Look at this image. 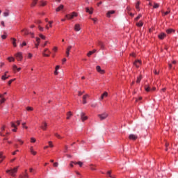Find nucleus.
<instances>
[{"mask_svg":"<svg viewBox=\"0 0 178 178\" xmlns=\"http://www.w3.org/2000/svg\"><path fill=\"white\" fill-rule=\"evenodd\" d=\"M35 40H36V42L38 43V44H40L41 42V38H38V37H36L35 38Z\"/></svg>","mask_w":178,"mask_h":178,"instance_id":"obj_48","label":"nucleus"},{"mask_svg":"<svg viewBox=\"0 0 178 178\" xmlns=\"http://www.w3.org/2000/svg\"><path fill=\"white\" fill-rule=\"evenodd\" d=\"M92 51H90L88 54H87V56H88V58H90V56H91V55H92Z\"/></svg>","mask_w":178,"mask_h":178,"instance_id":"obj_57","label":"nucleus"},{"mask_svg":"<svg viewBox=\"0 0 178 178\" xmlns=\"http://www.w3.org/2000/svg\"><path fill=\"white\" fill-rule=\"evenodd\" d=\"M6 101V99L5 97L1 98L0 100V105H2V104H5V102Z\"/></svg>","mask_w":178,"mask_h":178,"instance_id":"obj_37","label":"nucleus"},{"mask_svg":"<svg viewBox=\"0 0 178 178\" xmlns=\"http://www.w3.org/2000/svg\"><path fill=\"white\" fill-rule=\"evenodd\" d=\"M47 5V1H40V6H45Z\"/></svg>","mask_w":178,"mask_h":178,"instance_id":"obj_43","label":"nucleus"},{"mask_svg":"<svg viewBox=\"0 0 178 178\" xmlns=\"http://www.w3.org/2000/svg\"><path fill=\"white\" fill-rule=\"evenodd\" d=\"M48 24L49 25V28L51 29L52 24H54V21H49Z\"/></svg>","mask_w":178,"mask_h":178,"instance_id":"obj_52","label":"nucleus"},{"mask_svg":"<svg viewBox=\"0 0 178 178\" xmlns=\"http://www.w3.org/2000/svg\"><path fill=\"white\" fill-rule=\"evenodd\" d=\"M129 140H137L138 136H137V135H135V134H130L129 136Z\"/></svg>","mask_w":178,"mask_h":178,"instance_id":"obj_16","label":"nucleus"},{"mask_svg":"<svg viewBox=\"0 0 178 178\" xmlns=\"http://www.w3.org/2000/svg\"><path fill=\"white\" fill-rule=\"evenodd\" d=\"M74 29L75 30V31H80V30H81V26H80V24H76L74 25Z\"/></svg>","mask_w":178,"mask_h":178,"instance_id":"obj_15","label":"nucleus"},{"mask_svg":"<svg viewBox=\"0 0 178 178\" xmlns=\"http://www.w3.org/2000/svg\"><path fill=\"white\" fill-rule=\"evenodd\" d=\"M31 154L32 155L35 156V155H37V152L33 150L32 152H31Z\"/></svg>","mask_w":178,"mask_h":178,"instance_id":"obj_61","label":"nucleus"},{"mask_svg":"<svg viewBox=\"0 0 178 178\" xmlns=\"http://www.w3.org/2000/svg\"><path fill=\"white\" fill-rule=\"evenodd\" d=\"M38 2V0H33V2L31 3V7L34 8L37 5V3Z\"/></svg>","mask_w":178,"mask_h":178,"instance_id":"obj_30","label":"nucleus"},{"mask_svg":"<svg viewBox=\"0 0 178 178\" xmlns=\"http://www.w3.org/2000/svg\"><path fill=\"white\" fill-rule=\"evenodd\" d=\"M9 16V10H6V11L3 13V17H8Z\"/></svg>","mask_w":178,"mask_h":178,"instance_id":"obj_31","label":"nucleus"},{"mask_svg":"<svg viewBox=\"0 0 178 178\" xmlns=\"http://www.w3.org/2000/svg\"><path fill=\"white\" fill-rule=\"evenodd\" d=\"M15 141H17V143H19L21 145H23V144H24V141H23V140H22L21 138L15 139Z\"/></svg>","mask_w":178,"mask_h":178,"instance_id":"obj_26","label":"nucleus"},{"mask_svg":"<svg viewBox=\"0 0 178 178\" xmlns=\"http://www.w3.org/2000/svg\"><path fill=\"white\" fill-rule=\"evenodd\" d=\"M10 124H11V127H13V129H12V131H13L14 133H16L17 131V125H16V123L15 122H11Z\"/></svg>","mask_w":178,"mask_h":178,"instance_id":"obj_7","label":"nucleus"},{"mask_svg":"<svg viewBox=\"0 0 178 178\" xmlns=\"http://www.w3.org/2000/svg\"><path fill=\"white\" fill-rule=\"evenodd\" d=\"M15 123H16L17 127V126H20V120H17V121H16Z\"/></svg>","mask_w":178,"mask_h":178,"instance_id":"obj_64","label":"nucleus"},{"mask_svg":"<svg viewBox=\"0 0 178 178\" xmlns=\"http://www.w3.org/2000/svg\"><path fill=\"white\" fill-rule=\"evenodd\" d=\"M173 29H169L166 30V33L167 34H172V33H173Z\"/></svg>","mask_w":178,"mask_h":178,"instance_id":"obj_33","label":"nucleus"},{"mask_svg":"<svg viewBox=\"0 0 178 178\" xmlns=\"http://www.w3.org/2000/svg\"><path fill=\"white\" fill-rule=\"evenodd\" d=\"M49 54H51V51L48 48L44 49L42 52L43 56H46L47 58H49Z\"/></svg>","mask_w":178,"mask_h":178,"instance_id":"obj_6","label":"nucleus"},{"mask_svg":"<svg viewBox=\"0 0 178 178\" xmlns=\"http://www.w3.org/2000/svg\"><path fill=\"white\" fill-rule=\"evenodd\" d=\"M35 141H37L35 138H34V137L31 138V143H35Z\"/></svg>","mask_w":178,"mask_h":178,"instance_id":"obj_49","label":"nucleus"},{"mask_svg":"<svg viewBox=\"0 0 178 178\" xmlns=\"http://www.w3.org/2000/svg\"><path fill=\"white\" fill-rule=\"evenodd\" d=\"M47 127H48V124H47V122H42L40 129H42V130H47Z\"/></svg>","mask_w":178,"mask_h":178,"instance_id":"obj_13","label":"nucleus"},{"mask_svg":"<svg viewBox=\"0 0 178 178\" xmlns=\"http://www.w3.org/2000/svg\"><path fill=\"white\" fill-rule=\"evenodd\" d=\"M9 72H6L4 74L1 76V80H6L10 77V76L7 75Z\"/></svg>","mask_w":178,"mask_h":178,"instance_id":"obj_12","label":"nucleus"},{"mask_svg":"<svg viewBox=\"0 0 178 178\" xmlns=\"http://www.w3.org/2000/svg\"><path fill=\"white\" fill-rule=\"evenodd\" d=\"M19 178H29V173H27V170H25L24 172L19 175Z\"/></svg>","mask_w":178,"mask_h":178,"instance_id":"obj_9","label":"nucleus"},{"mask_svg":"<svg viewBox=\"0 0 178 178\" xmlns=\"http://www.w3.org/2000/svg\"><path fill=\"white\" fill-rule=\"evenodd\" d=\"M22 33H24V35H29V34H30L29 30H27L26 29H22Z\"/></svg>","mask_w":178,"mask_h":178,"instance_id":"obj_25","label":"nucleus"},{"mask_svg":"<svg viewBox=\"0 0 178 178\" xmlns=\"http://www.w3.org/2000/svg\"><path fill=\"white\" fill-rule=\"evenodd\" d=\"M91 20H92V22H94L95 24L97 23V22H98V19H97V18H92Z\"/></svg>","mask_w":178,"mask_h":178,"instance_id":"obj_55","label":"nucleus"},{"mask_svg":"<svg viewBox=\"0 0 178 178\" xmlns=\"http://www.w3.org/2000/svg\"><path fill=\"white\" fill-rule=\"evenodd\" d=\"M107 176H108V177H111V178H116L115 175H112V171H108Z\"/></svg>","mask_w":178,"mask_h":178,"instance_id":"obj_22","label":"nucleus"},{"mask_svg":"<svg viewBox=\"0 0 178 178\" xmlns=\"http://www.w3.org/2000/svg\"><path fill=\"white\" fill-rule=\"evenodd\" d=\"M143 15L141 14H139L136 18L135 20L137 22L138 20H140V18L142 17Z\"/></svg>","mask_w":178,"mask_h":178,"instance_id":"obj_46","label":"nucleus"},{"mask_svg":"<svg viewBox=\"0 0 178 178\" xmlns=\"http://www.w3.org/2000/svg\"><path fill=\"white\" fill-rule=\"evenodd\" d=\"M154 9H158V8H159V3H154V6H153Z\"/></svg>","mask_w":178,"mask_h":178,"instance_id":"obj_36","label":"nucleus"},{"mask_svg":"<svg viewBox=\"0 0 178 178\" xmlns=\"http://www.w3.org/2000/svg\"><path fill=\"white\" fill-rule=\"evenodd\" d=\"M134 65L136 66V67H138L139 66H141V60H137L134 63Z\"/></svg>","mask_w":178,"mask_h":178,"instance_id":"obj_14","label":"nucleus"},{"mask_svg":"<svg viewBox=\"0 0 178 178\" xmlns=\"http://www.w3.org/2000/svg\"><path fill=\"white\" fill-rule=\"evenodd\" d=\"M170 13V10L166 11L164 13L163 16H166L167 15H169Z\"/></svg>","mask_w":178,"mask_h":178,"instance_id":"obj_63","label":"nucleus"},{"mask_svg":"<svg viewBox=\"0 0 178 178\" xmlns=\"http://www.w3.org/2000/svg\"><path fill=\"white\" fill-rule=\"evenodd\" d=\"M54 168H58V166H59V163H58V162L54 163L53 164Z\"/></svg>","mask_w":178,"mask_h":178,"instance_id":"obj_58","label":"nucleus"},{"mask_svg":"<svg viewBox=\"0 0 178 178\" xmlns=\"http://www.w3.org/2000/svg\"><path fill=\"white\" fill-rule=\"evenodd\" d=\"M66 19L67 20H72V19H74V17H77V13L73 12L71 14H67L65 15Z\"/></svg>","mask_w":178,"mask_h":178,"instance_id":"obj_2","label":"nucleus"},{"mask_svg":"<svg viewBox=\"0 0 178 178\" xmlns=\"http://www.w3.org/2000/svg\"><path fill=\"white\" fill-rule=\"evenodd\" d=\"M145 91H147V92H151V88L149 87L145 88Z\"/></svg>","mask_w":178,"mask_h":178,"instance_id":"obj_54","label":"nucleus"},{"mask_svg":"<svg viewBox=\"0 0 178 178\" xmlns=\"http://www.w3.org/2000/svg\"><path fill=\"white\" fill-rule=\"evenodd\" d=\"M13 70L16 72V70H17V65H13Z\"/></svg>","mask_w":178,"mask_h":178,"instance_id":"obj_45","label":"nucleus"},{"mask_svg":"<svg viewBox=\"0 0 178 178\" xmlns=\"http://www.w3.org/2000/svg\"><path fill=\"white\" fill-rule=\"evenodd\" d=\"M74 165H79L80 166V168H81V166H83V162H81V161L75 162Z\"/></svg>","mask_w":178,"mask_h":178,"instance_id":"obj_39","label":"nucleus"},{"mask_svg":"<svg viewBox=\"0 0 178 178\" xmlns=\"http://www.w3.org/2000/svg\"><path fill=\"white\" fill-rule=\"evenodd\" d=\"M15 80L16 79L15 78L8 81V86H10V84H12V83H13V81H15Z\"/></svg>","mask_w":178,"mask_h":178,"instance_id":"obj_47","label":"nucleus"},{"mask_svg":"<svg viewBox=\"0 0 178 178\" xmlns=\"http://www.w3.org/2000/svg\"><path fill=\"white\" fill-rule=\"evenodd\" d=\"M5 158H6V156H3V152H0V163L1 162H3V159H5Z\"/></svg>","mask_w":178,"mask_h":178,"instance_id":"obj_18","label":"nucleus"},{"mask_svg":"<svg viewBox=\"0 0 178 178\" xmlns=\"http://www.w3.org/2000/svg\"><path fill=\"white\" fill-rule=\"evenodd\" d=\"M90 170H97V168H95V165L90 164Z\"/></svg>","mask_w":178,"mask_h":178,"instance_id":"obj_34","label":"nucleus"},{"mask_svg":"<svg viewBox=\"0 0 178 178\" xmlns=\"http://www.w3.org/2000/svg\"><path fill=\"white\" fill-rule=\"evenodd\" d=\"M88 97H90L88 95H85L83 96V104H87V100H86V99H87V98H88Z\"/></svg>","mask_w":178,"mask_h":178,"instance_id":"obj_19","label":"nucleus"},{"mask_svg":"<svg viewBox=\"0 0 178 178\" xmlns=\"http://www.w3.org/2000/svg\"><path fill=\"white\" fill-rule=\"evenodd\" d=\"M106 97H108V92H104L101 95L100 99L102 100V99H104V98H106Z\"/></svg>","mask_w":178,"mask_h":178,"instance_id":"obj_20","label":"nucleus"},{"mask_svg":"<svg viewBox=\"0 0 178 178\" xmlns=\"http://www.w3.org/2000/svg\"><path fill=\"white\" fill-rule=\"evenodd\" d=\"M98 45L102 49H105V44L101 41L98 42Z\"/></svg>","mask_w":178,"mask_h":178,"instance_id":"obj_21","label":"nucleus"},{"mask_svg":"<svg viewBox=\"0 0 178 178\" xmlns=\"http://www.w3.org/2000/svg\"><path fill=\"white\" fill-rule=\"evenodd\" d=\"M54 136L57 138H60V139L63 138V137L60 136V135H59L58 134H55Z\"/></svg>","mask_w":178,"mask_h":178,"instance_id":"obj_50","label":"nucleus"},{"mask_svg":"<svg viewBox=\"0 0 178 178\" xmlns=\"http://www.w3.org/2000/svg\"><path fill=\"white\" fill-rule=\"evenodd\" d=\"M96 70H97V72L98 73H99L100 74H104V73H105V70L101 69V66H99V65H97V66L96 67Z\"/></svg>","mask_w":178,"mask_h":178,"instance_id":"obj_8","label":"nucleus"},{"mask_svg":"<svg viewBox=\"0 0 178 178\" xmlns=\"http://www.w3.org/2000/svg\"><path fill=\"white\" fill-rule=\"evenodd\" d=\"M15 56L18 62L23 60V53L21 51L17 52L15 54Z\"/></svg>","mask_w":178,"mask_h":178,"instance_id":"obj_3","label":"nucleus"},{"mask_svg":"<svg viewBox=\"0 0 178 178\" xmlns=\"http://www.w3.org/2000/svg\"><path fill=\"white\" fill-rule=\"evenodd\" d=\"M17 170H19V166L6 170V173H8V175H10V176L15 177V176H16V174L17 173Z\"/></svg>","mask_w":178,"mask_h":178,"instance_id":"obj_1","label":"nucleus"},{"mask_svg":"<svg viewBox=\"0 0 178 178\" xmlns=\"http://www.w3.org/2000/svg\"><path fill=\"white\" fill-rule=\"evenodd\" d=\"M11 40H12V41H13V47H17V44H16V38H12Z\"/></svg>","mask_w":178,"mask_h":178,"instance_id":"obj_29","label":"nucleus"},{"mask_svg":"<svg viewBox=\"0 0 178 178\" xmlns=\"http://www.w3.org/2000/svg\"><path fill=\"white\" fill-rule=\"evenodd\" d=\"M49 148H54V143H52V141H49Z\"/></svg>","mask_w":178,"mask_h":178,"instance_id":"obj_38","label":"nucleus"},{"mask_svg":"<svg viewBox=\"0 0 178 178\" xmlns=\"http://www.w3.org/2000/svg\"><path fill=\"white\" fill-rule=\"evenodd\" d=\"M115 13V10H110L107 13L106 16L108 17H111V15H113Z\"/></svg>","mask_w":178,"mask_h":178,"instance_id":"obj_27","label":"nucleus"},{"mask_svg":"<svg viewBox=\"0 0 178 178\" xmlns=\"http://www.w3.org/2000/svg\"><path fill=\"white\" fill-rule=\"evenodd\" d=\"M6 127L5 125H3V126L1 127V132H2V131H5Z\"/></svg>","mask_w":178,"mask_h":178,"instance_id":"obj_62","label":"nucleus"},{"mask_svg":"<svg viewBox=\"0 0 178 178\" xmlns=\"http://www.w3.org/2000/svg\"><path fill=\"white\" fill-rule=\"evenodd\" d=\"M141 80H143V76L140 75L139 76H138L137 80H136V83H140Z\"/></svg>","mask_w":178,"mask_h":178,"instance_id":"obj_32","label":"nucleus"},{"mask_svg":"<svg viewBox=\"0 0 178 178\" xmlns=\"http://www.w3.org/2000/svg\"><path fill=\"white\" fill-rule=\"evenodd\" d=\"M97 116L100 119V120H105V119H106V118H108L109 115L108 114V113L104 112L102 114H98Z\"/></svg>","mask_w":178,"mask_h":178,"instance_id":"obj_4","label":"nucleus"},{"mask_svg":"<svg viewBox=\"0 0 178 178\" xmlns=\"http://www.w3.org/2000/svg\"><path fill=\"white\" fill-rule=\"evenodd\" d=\"M81 119L82 122H86V120H87V119H88V117H87L86 115V113H81Z\"/></svg>","mask_w":178,"mask_h":178,"instance_id":"obj_10","label":"nucleus"},{"mask_svg":"<svg viewBox=\"0 0 178 178\" xmlns=\"http://www.w3.org/2000/svg\"><path fill=\"white\" fill-rule=\"evenodd\" d=\"M26 45H27V43L24 41L22 44H20L19 47H21V48H23V47H26Z\"/></svg>","mask_w":178,"mask_h":178,"instance_id":"obj_44","label":"nucleus"},{"mask_svg":"<svg viewBox=\"0 0 178 178\" xmlns=\"http://www.w3.org/2000/svg\"><path fill=\"white\" fill-rule=\"evenodd\" d=\"M140 1H138L136 4V9H138V10H140Z\"/></svg>","mask_w":178,"mask_h":178,"instance_id":"obj_40","label":"nucleus"},{"mask_svg":"<svg viewBox=\"0 0 178 178\" xmlns=\"http://www.w3.org/2000/svg\"><path fill=\"white\" fill-rule=\"evenodd\" d=\"M73 116V113H72L70 111L67 113V120H69Z\"/></svg>","mask_w":178,"mask_h":178,"instance_id":"obj_28","label":"nucleus"},{"mask_svg":"<svg viewBox=\"0 0 178 178\" xmlns=\"http://www.w3.org/2000/svg\"><path fill=\"white\" fill-rule=\"evenodd\" d=\"M39 37H40V38H41V40H46L47 39V37L45 35H42V33L39 34Z\"/></svg>","mask_w":178,"mask_h":178,"instance_id":"obj_35","label":"nucleus"},{"mask_svg":"<svg viewBox=\"0 0 178 178\" xmlns=\"http://www.w3.org/2000/svg\"><path fill=\"white\" fill-rule=\"evenodd\" d=\"M53 51H54V52H58V47H54L53 48Z\"/></svg>","mask_w":178,"mask_h":178,"instance_id":"obj_60","label":"nucleus"},{"mask_svg":"<svg viewBox=\"0 0 178 178\" xmlns=\"http://www.w3.org/2000/svg\"><path fill=\"white\" fill-rule=\"evenodd\" d=\"M86 12L89 13V15H92L94 13V9L92 8H89L88 7L86 8Z\"/></svg>","mask_w":178,"mask_h":178,"instance_id":"obj_11","label":"nucleus"},{"mask_svg":"<svg viewBox=\"0 0 178 178\" xmlns=\"http://www.w3.org/2000/svg\"><path fill=\"white\" fill-rule=\"evenodd\" d=\"M137 27H143L144 26V22L143 21H139V22L136 23Z\"/></svg>","mask_w":178,"mask_h":178,"instance_id":"obj_24","label":"nucleus"},{"mask_svg":"<svg viewBox=\"0 0 178 178\" xmlns=\"http://www.w3.org/2000/svg\"><path fill=\"white\" fill-rule=\"evenodd\" d=\"M22 127H23V129H26V130H27V129H29V127L26 126V122L22 123Z\"/></svg>","mask_w":178,"mask_h":178,"instance_id":"obj_51","label":"nucleus"},{"mask_svg":"<svg viewBox=\"0 0 178 178\" xmlns=\"http://www.w3.org/2000/svg\"><path fill=\"white\" fill-rule=\"evenodd\" d=\"M34 108L33 107H30V106H27L26 107V111H28V112H31V111H33Z\"/></svg>","mask_w":178,"mask_h":178,"instance_id":"obj_42","label":"nucleus"},{"mask_svg":"<svg viewBox=\"0 0 178 178\" xmlns=\"http://www.w3.org/2000/svg\"><path fill=\"white\" fill-rule=\"evenodd\" d=\"M72 48H73V46H72V45H69L66 48L65 54H66L67 58H69V56L70 55V51H72Z\"/></svg>","mask_w":178,"mask_h":178,"instance_id":"obj_5","label":"nucleus"},{"mask_svg":"<svg viewBox=\"0 0 178 178\" xmlns=\"http://www.w3.org/2000/svg\"><path fill=\"white\" fill-rule=\"evenodd\" d=\"M8 60L9 61V62H15V58H13V57H8Z\"/></svg>","mask_w":178,"mask_h":178,"instance_id":"obj_41","label":"nucleus"},{"mask_svg":"<svg viewBox=\"0 0 178 178\" xmlns=\"http://www.w3.org/2000/svg\"><path fill=\"white\" fill-rule=\"evenodd\" d=\"M38 29L40 31H44V27L41 26H38Z\"/></svg>","mask_w":178,"mask_h":178,"instance_id":"obj_59","label":"nucleus"},{"mask_svg":"<svg viewBox=\"0 0 178 178\" xmlns=\"http://www.w3.org/2000/svg\"><path fill=\"white\" fill-rule=\"evenodd\" d=\"M165 37H166V34H165L163 33L159 35V38L160 40H163V38H165Z\"/></svg>","mask_w":178,"mask_h":178,"instance_id":"obj_23","label":"nucleus"},{"mask_svg":"<svg viewBox=\"0 0 178 178\" xmlns=\"http://www.w3.org/2000/svg\"><path fill=\"white\" fill-rule=\"evenodd\" d=\"M48 44H49V41H45L44 43L43 44V45H42V47H47V45Z\"/></svg>","mask_w":178,"mask_h":178,"instance_id":"obj_56","label":"nucleus"},{"mask_svg":"<svg viewBox=\"0 0 178 178\" xmlns=\"http://www.w3.org/2000/svg\"><path fill=\"white\" fill-rule=\"evenodd\" d=\"M65 6L60 4L57 8H56V12H60V10H63Z\"/></svg>","mask_w":178,"mask_h":178,"instance_id":"obj_17","label":"nucleus"},{"mask_svg":"<svg viewBox=\"0 0 178 178\" xmlns=\"http://www.w3.org/2000/svg\"><path fill=\"white\" fill-rule=\"evenodd\" d=\"M27 58H28V59H31V58H33V54L29 53Z\"/></svg>","mask_w":178,"mask_h":178,"instance_id":"obj_53","label":"nucleus"}]
</instances>
